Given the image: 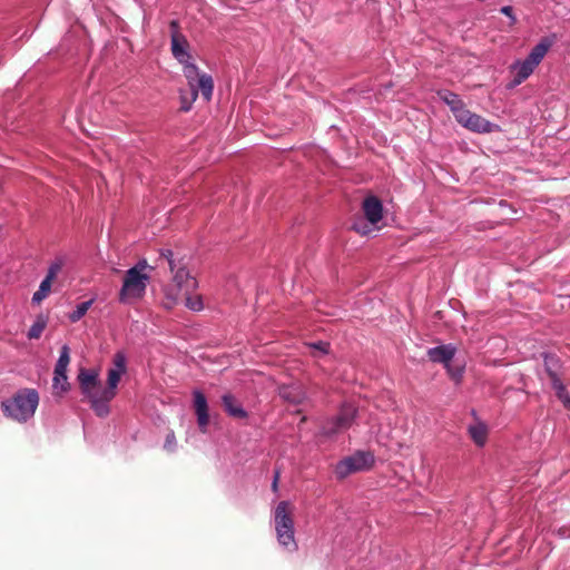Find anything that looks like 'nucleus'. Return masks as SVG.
<instances>
[{"label":"nucleus","mask_w":570,"mask_h":570,"mask_svg":"<svg viewBox=\"0 0 570 570\" xmlns=\"http://www.w3.org/2000/svg\"><path fill=\"white\" fill-rule=\"evenodd\" d=\"M160 256L161 259L167 262L170 272L174 274L173 283L165 289V296L168 301L166 304L170 307L180 301L181 295H187L194 291L196 281L189 275L183 262L174 258L170 249L161 250Z\"/></svg>","instance_id":"obj_1"},{"label":"nucleus","mask_w":570,"mask_h":570,"mask_svg":"<svg viewBox=\"0 0 570 570\" xmlns=\"http://www.w3.org/2000/svg\"><path fill=\"white\" fill-rule=\"evenodd\" d=\"M38 404L39 394L35 389H21L12 397L4 400L1 407L6 416L24 423L35 415Z\"/></svg>","instance_id":"obj_2"},{"label":"nucleus","mask_w":570,"mask_h":570,"mask_svg":"<svg viewBox=\"0 0 570 570\" xmlns=\"http://www.w3.org/2000/svg\"><path fill=\"white\" fill-rule=\"evenodd\" d=\"M273 520L279 546L289 552L296 551L297 542L295 540L292 504L288 501H281L274 510Z\"/></svg>","instance_id":"obj_3"},{"label":"nucleus","mask_w":570,"mask_h":570,"mask_svg":"<svg viewBox=\"0 0 570 570\" xmlns=\"http://www.w3.org/2000/svg\"><path fill=\"white\" fill-rule=\"evenodd\" d=\"M147 268L153 269L146 259H141L126 272L119 293L120 302L129 303L145 295L150 278L149 275L145 273Z\"/></svg>","instance_id":"obj_4"},{"label":"nucleus","mask_w":570,"mask_h":570,"mask_svg":"<svg viewBox=\"0 0 570 570\" xmlns=\"http://www.w3.org/2000/svg\"><path fill=\"white\" fill-rule=\"evenodd\" d=\"M552 42L548 39H542L535 47L532 48L528 57L522 61H515L511 69L514 72L512 80L513 86L522 83L528 79L534 69L542 61L547 52L549 51Z\"/></svg>","instance_id":"obj_5"},{"label":"nucleus","mask_w":570,"mask_h":570,"mask_svg":"<svg viewBox=\"0 0 570 570\" xmlns=\"http://www.w3.org/2000/svg\"><path fill=\"white\" fill-rule=\"evenodd\" d=\"M362 210L367 223L363 220L355 222L352 228L356 233L365 236L372 233L383 218V205L377 197L368 196L363 200Z\"/></svg>","instance_id":"obj_6"},{"label":"nucleus","mask_w":570,"mask_h":570,"mask_svg":"<svg viewBox=\"0 0 570 570\" xmlns=\"http://www.w3.org/2000/svg\"><path fill=\"white\" fill-rule=\"evenodd\" d=\"M356 409L351 404H345L340 409L336 416L327 420L322 426V433L326 436H333L348 430L354 423Z\"/></svg>","instance_id":"obj_7"},{"label":"nucleus","mask_w":570,"mask_h":570,"mask_svg":"<svg viewBox=\"0 0 570 570\" xmlns=\"http://www.w3.org/2000/svg\"><path fill=\"white\" fill-rule=\"evenodd\" d=\"M116 391L108 386H104L101 382L90 389L89 393H85V397L89 401L91 409L98 416H106L109 413V403L116 396Z\"/></svg>","instance_id":"obj_8"},{"label":"nucleus","mask_w":570,"mask_h":570,"mask_svg":"<svg viewBox=\"0 0 570 570\" xmlns=\"http://www.w3.org/2000/svg\"><path fill=\"white\" fill-rule=\"evenodd\" d=\"M184 65V75L188 81L189 88L200 90L204 98L209 101L213 90V79L210 76L200 73L197 67L189 61Z\"/></svg>","instance_id":"obj_9"},{"label":"nucleus","mask_w":570,"mask_h":570,"mask_svg":"<svg viewBox=\"0 0 570 570\" xmlns=\"http://www.w3.org/2000/svg\"><path fill=\"white\" fill-rule=\"evenodd\" d=\"M373 463V456L370 453L357 452L340 461L335 468L338 478H346L348 474L367 469Z\"/></svg>","instance_id":"obj_10"},{"label":"nucleus","mask_w":570,"mask_h":570,"mask_svg":"<svg viewBox=\"0 0 570 570\" xmlns=\"http://www.w3.org/2000/svg\"><path fill=\"white\" fill-rule=\"evenodd\" d=\"M456 121L466 129L479 134L491 132L495 127V125H493L485 118L474 112H471L466 108L463 111H461V115H458Z\"/></svg>","instance_id":"obj_11"},{"label":"nucleus","mask_w":570,"mask_h":570,"mask_svg":"<svg viewBox=\"0 0 570 570\" xmlns=\"http://www.w3.org/2000/svg\"><path fill=\"white\" fill-rule=\"evenodd\" d=\"M126 363H127L126 355L122 352H117L114 355L112 365L108 370V373H107V385H106L109 389H111L112 391L117 392L118 383L120 382L121 376L127 371Z\"/></svg>","instance_id":"obj_12"},{"label":"nucleus","mask_w":570,"mask_h":570,"mask_svg":"<svg viewBox=\"0 0 570 570\" xmlns=\"http://www.w3.org/2000/svg\"><path fill=\"white\" fill-rule=\"evenodd\" d=\"M170 28H171V52H173V56L180 63H186L189 61V53L187 50L188 42L181 35L178 33L176 21H173L170 23Z\"/></svg>","instance_id":"obj_13"},{"label":"nucleus","mask_w":570,"mask_h":570,"mask_svg":"<svg viewBox=\"0 0 570 570\" xmlns=\"http://www.w3.org/2000/svg\"><path fill=\"white\" fill-rule=\"evenodd\" d=\"M194 410L199 431L206 433L209 424L208 405L205 395L198 390L194 391Z\"/></svg>","instance_id":"obj_14"},{"label":"nucleus","mask_w":570,"mask_h":570,"mask_svg":"<svg viewBox=\"0 0 570 570\" xmlns=\"http://www.w3.org/2000/svg\"><path fill=\"white\" fill-rule=\"evenodd\" d=\"M456 348L452 344L440 345L428 350L429 358L434 363H441L444 366L451 363Z\"/></svg>","instance_id":"obj_15"},{"label":"nucleus","mask_w":570,"mask_h":570,"mask_svg":"<svg viewBox=\"0 0 570 570\" xmlns=\"http://www.w3.org/2000/svg\"><path fill=\"white\" fill-rule=\"evenodd\" d=\"M439 97L442 101H444L450 107L455 119L458 118V115H461V111H463L465 109V105L461 100L459 95H456L450 90L439 91Z\"/></svg>","instance_id":"obj_16"},{"label":"nucleus","mask_w":570,"mask_h":570,"mask_svg":"<svg viewBox=\"0 0 570 570\" xmlns=\"http://www.w3.org/2000/svg\"><path fill=\"white\" fill-rule=\"evenodd\" d=\"M78 382L80 385L81 393H89L90 389L97 385L100 381L98 380V373L94 370H80L78 374Z\"/></svg>","instance_id":"obj_17"},{"label":"nucleus","mask_w":570,"mask_h":570,"mask_svg":"<svg viewBox=\"0 0 570 570\" xmlns=\"http://www.w3.org/2000/svg\"><path fill=\"white\" fill-rule=\"evenodd\" d=\"M223 405L228 415L235 419H245L247 416V412L243 409L240 402L233 395H224Z\"/></svg>","instance_id":"obj_18"},{"label":"nucleus","mask_w":570,"mask_h":570,"mask_svg":"<svg viewBox=\"0 0 570 570\" xmlns=\"http://www.w3.org/2000/svg\"><path fill=\"white\" fill-rule=\"evenodd\" d=\"M279 395L284 400H286V401H288V402H291L293 404L302 403L304 397H305V395L301 391L299 386H296V385L281 387Z\"/></svg>","instance_id":"obj_19"},{"label":"nucleus","mask_w":570,"mask_h":570,"mask_svg":"<svg viewBox=\"0 0 570 570\" xmlns=\"http://www.w3.org/2000/svg\"><path fill=\"white\" fill-rule=\"evenodd\" d=\"M469 435L476 445L483 446L487 441L488 429L483 423L479 422L469 426Z\"/></svg>","instance_id":"obj_20"},{"label":"nucleus","mask_w":570,"mask_h":570,"mask_svg":"<svg viewBox=\"0 0 570 570\" xmlns=\"http://www.w3.org/2000/svg\"><path fill=\"white\" fill-rule=\"evenodd\" d=\"M559 358L554 355L544 354V368L551 380V384L560 381L558 376Z\"/></svg>","instance_id":"obj_21"},{"label":"nucleus","mask_w":570,"mask_h":570,"mask_svg":"<svg viewBox=\"0 0 570 570\" xmlns=\"http://www.w3.org/2000/svg\"><path fill=\"white\" fill-rule=\"evenodd\" d=\"M48 323V317L40 314L36 317L35 323L31 325V327L28 331V338L30 340H38L42 332L45 331Z\"/></svg>","instance_id":"obj_22"},{"label":"nucleus","mask_w":570,"mask_h":570,"mask_svg":"<svg viewBox=\"0 0 570 570\" xmlns=\"http://www.w3.org/2000/svg\"><path fill=\"white\" fill-rule=\"evenodd\" d=\"M53 390L66 392L69 387L68 384V377H67V370H61L57 366H55V373H53Z\"/></svg>","instance_id":"obj_23"},{"label":"nucleus","mask_w":570,"mask_h":570,"mask_svg":"<svg viewBox=\"0 0 570 570\" xmlns=\"http://www.w3.org/2000/svg\"><path fill=\"white\" fill-rule=\"evenodd\" d=\"M51 281L45 278L38 288L37 292L32 295V303L40 304L51 292Z\"/></svg>","instance_id":"obj_24"},{"label":"nucleus","mask_w":570,"mask_h":570,"mask_svg":"<svg viewBox=\"0 0 570 570\" xmlns=\"http://www.w3.org/2000/svg\"><path fill=\"white\" fill-rule=\"evenodd\" d=\"M198 90L189 88L188 90H180V102L181 110L188 111L191 108V104L197 97Z\"/></svg>","instance_id":"obj_25"},{"label":"nucleus","mask_w":570,"mask_h":570,"mask_svg":"<svg viewBox=\"0 0 570 570\" xmlns=\"http://www.w3.org/2000/svg\"><path fill=\"white\" fill-rule=\"evenodd\" d=\"M92 304L94 299H89L78 304L76 309L69 314L70 322L76 323L80 321L86 315V313L88 312Z\"/></svg>","instance_id":"obj_26"},{"label":"nucleus","mask_w":570,"mask_h":570,"mask_svg":"<svg viewBox=\"0 0 570 570\" xmlns=\"http://www.w3.org/2000/svg\"><path fill=\"white\" fill-rule=\"evenodd\" d=\"M553 390L556 391V394L558 399L563 403V405L567 409H570V394L567 391L564 384L560 381H556V383L552 384Z\"/></svg>","instance_id":"obj_27"},{"label":"nucleus","mask_w":570,"mask_h":570,"mask_svg":"<svg viewBox=\"0 0 570 570\" xmlns=\"http://www.w3.org/2000/svg\"><path fill=\"white\" fill-rule=\"evenodd\" d=\"M180 299H185L186 306L191 311H200L203 309V301L198 295H193L191 293L187 295H181Z\"/></svg>","instance_id":"obj_28"},{"label":"nucleus","mask_w":570,"mask_h":570,"mask_svg":"<svg viewBox=\"0 0 570 570\" xmlns=\"http://www.w3.org/2000/svg\"><path fill=\"white\" fill-rule=\"evenodd\" d=\"M69 362H70V350L67 345H63L60 350V355L56 363V366L61 370H67Z\"/></svg>","instance_id":"obj_29"},{"label":"nucleus","mask_w":570,"mask_h":570,"mask_svg":"<svg viewBox=\"0 0 570 570\" xmlns=\"http://www.w3.org/2000/svg\"><path fill=\"white\" fill-rule=\"evenodd\" d=\"M61 268H62V261L57 259L49 266L48 273L45 278L52 282L57 277V275L60 273Z\"/></svg>","instance_id":"obj_30"},{"label":"nucleus","mask_w":570,"mask_h":570,"mask_svg":"<svg viewBox=\"0 0 570 570\" xmlns=\"http://www.w3.org/2000/svg\"><path fill=\"white\" fill-rule=\"evenodd\" d=\"M164 449L169 453H173L176 451L177 440H176L175 433L173 431H169L167 433L165 443H164Z\"/></svg>","instance_id":"obj_31"},{"label":"nucleus","mask_w":570,"mask_h":570,"mask_svg":"<svg viewBox=\"0 0 570 570\" xmlns=\"http://www.w3.org/2000/svg\"><path fill=\"white\" fill-rule=\"evenodd\" d=\"M445 368L453 381H455L456 383H459L461 381L462 375H463L462 366H453L450 363L449 365L445 366Z\"/></svg>","instance_id":"obj_32"},{"label":"nucleus","mask_w":570,"mask_h":570,"mask_svg":"<svg viewBox=\"0 0 570 570\" xmlns=\"http://www.w3.org/2000/svg\"><path fill=\"white\" fill-rule=\"evenodd\" d=\"M313 347L317 348L322 353H327L328 344L324 342H317L312 345Z\"/></svg>","instance_id":"obj_33"},{"label":"nucleus","mask_w":570,"mask_h":570,"mask_svg":"<svg viewBox=\"0 0 570 570\" xmlns=\"http://www.w3.org/2000/svg\"><path fill=\"white\" fill-rule=\"evenodd\" d=\"M278 480H279V471L276 470L274 473V479H273V483H272V489L275 492L278 490Z\"/></svg>","instance_id":"obj_34"},{"label":"nucleus","mask_w":570,"mask_h":570,"mask_svg":"<svg viewBox=\"0 0 570 570\" xmlns=\"http://www.w3.org/2000/svg\"><path fill=\"white\" fill-rule=\"evenodd\" d=\"M501 12H502L503 14H505V16L510 17V18H513V16H512L513 10H512V8H511V7H509V6L501 8Z\"/></svg>","instance_id":"obj_35"}]
</instances>
